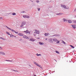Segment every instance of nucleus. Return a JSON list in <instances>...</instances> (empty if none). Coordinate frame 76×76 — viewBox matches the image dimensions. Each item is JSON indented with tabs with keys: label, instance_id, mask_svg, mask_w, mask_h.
Returning a JSON list of instances; mask_svg holds the SVG:
<instances>
[{
	"label": "nucleus",
	"instance_id": "obj_1",
	"mask_svg": "<svg viewBox=\"0 0 76 76\" xmlns=\"http://www.w3.org/2000/svg\"><path fill=\"white\" fill-rule=\"evenodd\" d=\"M26 24L25 22H23L22 23V24L21 25L20 27H22L23 26Z\"/></svg>",
	"mask_w": 76,
	"mask_h": 76
},
{
	"label": "nucleus",
	"instance_id": "obj_2",
	"mask_svg": "<svg viewBox=\"0 0 76 76\" xmlns=\"http://www.w3.org/2000/svg\"><path fill=\"white\" fill-rule=\"evenodd\" d=\"M34 64H35L36 66H38V67H39L41 68V65H39V64H37L36 62H34Z\"/></svg>",
	"mask_w": 76,
	"mask_h": 76
},
{
	"label": "nucleus",
	"instance_id": "obj_3",
	"mask_svg": "<svg viewBox=\"0 0 76 76\" xmlns=\"http://www.w3.org/2000/svg\"><path fill=\"white\" fill-rule=\"evenodd\" d=\"M23 17L24 18H29L28 15H23Z\"/></svg>",
	"mask_w": 76,
	"mask_h": 76
},
{
	"label": "nucleus",
	"instance_id": "obj_4",
	"mask_svg": "<svg viewBox=\"0 0 76 76\" xmlns=\"http://www.w3.org/2000/svg\"><path fill=\"white\" fill-rule=\"evenodd\" d=\"M64 8V9H69V7H68V6L66 5H65Z\"/></svg>",
	"mask_w": 76,
	"mask_h": 76
},
{
	"label": "nucleus",
	"instance_id": "obj_5",
	"mask_svg": "<svg viewBox=\"0 0 76 76\" xmlns=\"http://www.w3.org/2000/svg\"><path fill=\"white\" fill-rule=\"evenodd\" d=\"M37 34H39V31L38 30H35Z\"/></svg>",
	"mask_w": 76,
	"mask_h": 76
},
{
	"label": "nucleus",
	"instance_id": "obj_6",
	"mask_svg": "<svg viewBox=\"0 0 76 76\" xmlns=\"http://www.w3.org/2000/svg\"><path fill=\"white\" fill-rule=\"evenodd\" d=\"M68 22L69 23H72V21L70 20H68Z\"/></svg>",
	"mask_w": 76,
	"mask_h": 76
},
{
	"label": "nucleus",
	"instance_id": "obj_7",
	"mask_svg": "<svg viewBox=\"0 0 76 76\" xmlns=\"http://www.w3.org/2000/svg\"><path fill=\"white\" fill-rule=\"evenodd\" d=\"M24 38H25L26 39H29V37L26 36V35H25L23 36Z\"/></svg>",
	"mask_w": 76,
	"mask_h": 76
},
{
	"label": "nucleus",
	"instance_id": "obj_8",
	"mask_svg": "<svg viewBox=\"0 0 76 76\" xmlns=\"http://www.w3.org/2000/svg\"><path fill=\"white\" fill-rule=\"evenodd\" d=\"M37 33L36 32V31H35V32H34L33 33V35H34V36H35V37L36 36V35H37Z\"/></svg>",
	"mask_w": 76,
	"mask_h": 76
},
{
	"label": "nucleus",
	"instance_id": "obj_9",
	"mask_svg": "<svg viewBox=\"0 0 76 76\" xmlns=\"http://www.w3.org/2000/svg\"><path fill=\"white\" fill-rule=\"evenodd\" d=\"M18 35H19V36H23V34L21 33H19L18 34Z\"/></svg>",
	"mask_w": 76,
	"mask_h": 76
},
{
	"label": "nucleus",
	"instance_id": "obj_10",
	"mask_svg": "<svg viewBox=\"0 0 76 76\" xmlns=\"http://www.w3.org/2000/svg\"><path fill=\"white\" fill-rule=\"evenodd\" d=\"M53 41H55V42H57V41H58V40L56 39L53 38Z\"/></svg>",
	"mask_w": 76,
	"mask_h": 76
},
{
	"label": "nucleus",
	"instance_id": "obj_11",
	"mask_svg": "<svg viewBox=\"0 0 76 76\" xmlns=\"http://www.w3.org/2000/svg\"><path fill=\"white\" fill-rule=\"evenodd\" d=\"M72 26L74 29H75L76 28V25H72Z\"/></svg>",
	"mask_w": 76,
	"mask_h": 76
},
{
	"label": "nucleus",
	"instance_id": "obj_12",
	"mask_svg": "<svg viewBox=\"0 0 76 76\" xmlns=\"http://www.w3.org/2000/svg\"><path fill=\"white\" fill-rule=\"evenodd\" d=\"M24 32H25L26 34H28L29 33V31H28V30H27L26 31H24Z\"/></svg>",
	"mask_w": 76,
	"mask_h": 76
},
{
	"label": "nucleus",
	"instance_id": "obj_13",
	"mask_svg": "<svg viewBox=\"0 0 76 76\" xmlns=\"http://www.w3.org/2000/svg\"><path fill=\"white\" fill-rule=\"evenodd\" d=\"M63 20L64 22H67V20H66V19H65V18H64L63 19Z\"/></svg>",
	"mask_w": 76,
	"mask_h": 76
},
{
	"label": "nucleus",
	"instance_id": "obj_14",
	"mask_svg": "<svg viewBox=\"0 0 76 76\" xmlns=\"http://www.w3.org/2000/svg\"><path fill=\"white\" fill-rule=\"evenodd\" d=\"M63 14L61 13H57L56 14V15H62Z\"/></svg>",
	"mask_w": 76,
	"mask_h": 76
},
{
	"label": "nucleus",
	"instance_id": "obj_15",
	"mask_svg": "<svg viewBox=\"0 0 76 76\" xmlns=\"http://www.w3.org/2000/svg\"><path fill=\"white\" fill-rule=\"evenodd\" d=\"M49 34V33H45V36H48V35Z\"/></svg>",
	"mask_w": 76,
	"mask_h": 76
},
{
	"label": "nucleus",
	"instance_id": "obj_16",
	"mask_svg": "<svg viewBox=\"0 0 76 76\" xmlns=\"http://www.w3.org/2000/svg\"><path fill=\"white\" fill-rule=\"evenodd\" d=\"M29 40V41H35V40H34V39L33 38H32Z\"/></svg>",
	"mask_w": 76,
	"mask_h": 76
},
{
	"label": "nucleus",
	"instance_id": "obj_17",
	"mask_svg": "<svg viewBox=\"0 0 76 76\" xmlns=\"http://www.w3.org/2000/svg\"><path fill=\"white\" fill-rule=\"evenodd\" d=\"M39 44L40 45H44V43L41 42H39Z\"/></svg>",
	"mask_w": 76,
	"mask_h": 76
},
{
	"label": "nucleus",
	"instance_id": "obj_18",
	"mask_svg": "<svg viewBox=\"0 0 76 76\" xmlns=\"http://www.w3.org/2000/svg\"><path fill=\"white\" fill-rule=\"evenodd\" d=\"M1 54H2V55H6V54H5V53H4L3 52H2Z\"/></svg>",
	"mask_w": 76,
	"mask_h": 76
},
{
	"label": "nucleus",
	"instance_id": "obj_19",
	"mask_svg": "<svg viewBox=\"0 0 76 76\" xmlns=\"http://www.w3.org/2000/svg\"><path fill=\"white\" fill-rule=\"evenodd\" d=\"M62 42L64 44H66V42L64 41L63 40H62Z\"/></svg>",
	"mask_w": 76,
	"mask_h": 76
},
{
	"label": "nucleus",
	"instance_id": "obj_20",
	"mask_svg": "<svg viewBox=\"0 0 76 76\" xmlns=\"http://www.w3.org/2000/svg\"><path fill=\"white\" fill-rule=\"evenodd\" d=\"M61 7H63L64 8V6H65V5H64V4H61Z\"/></svg>",
	"mask_w": 76,
	"mask_h": 76
},
{
	"label": "nucleus",
	"instance_id": "obj_21",
	"mask_svg": "<svg viewBox=\"0 0 76 76\" xmlns=\"http://www.w3.org/2000/svg\"><path fill=\"white\" fill-rule=\"evenodd\" d=\"M69 46H70V47H72V48H75V47L72 45H69Z\"/></svg>",
	"mask_w": 76,
	"mask_h": 76
},
{
	"label": "nucleus",
	"instance_id": "obj_22",
	"mask_svg": "<svg viewBox=\"0 0 76 76\" xmlns=\"http://www.w3.org/2000/svg\"><path fill=\"white\" fill-rule=\"evenodd\" d=\"M7 28V29H9V30H11V29L10 28H9V27H7V26H5Z\"/></svg>",
	"mask_w": 76,
	"mask_h": 76
},
{
	"label": "nucleus",
	"instance_id": "obj_23",
	"mask_svg": "<svg viewBox=\"0 0 76 76\" xmlns=\"http://www.w3.org/2000/svg\"><path fill=\"white\" fill-rule=\"evenodd\" d=\"M6 34H8V35H10V33L9 32L7 31L6 32Z\"/></svg>",
	"mask_w": 76,
	"mask_h": 76
},
{
	"label": "nucleus",
	"instance_id": "obj_24",
	"mask_svg": "<svg viewBox=\"0 0 76 76\" xmlns=\"http://www.w3.org/2000/svg\"><path fill=\"white\" fill-rule=\"evenodd\" d=\"M36 55L37 56H41V54H38V53Z\"/></svg>",
	"mask_w": 76,
	"mask_h": 76
},
{
	"label": "nucleus",
	"instance_id": "obj_25",
	"mask_svg": "<svg viewBox=\"0 0 76 76\" xmlns=\"http://www.w3.org/2000/svg\"><path fill=\"white\" fill-rule=\"evenodd\" d=\"M5 61H11V62H12V61H10L9 60H5Z\"/></svg>",
	"mask_w": 76,
	"mask_h": 76
},
{
	"label": "nucleus",
	"instance_id": "obj_26",
	"mask_svg": "<svg viewBox=\"0 0 76 76\" xmlns=\"http://www.w3.org/2000/svg\"><path fill=\"white\" fill-rule=\"evenodd\" d=\"M12 15H16V13H12Z\"/></svg>",
	"mask_w": 76,
	"mask_h": 76
},
{
	"label": "nucleus",
	"instance_id": "obj_27",
	"mask_svg": "<svg viewBox=\"0 0 76 76\" xmlns=\"http://www.w3.org/2000/svg\"><path fill=\"white\" fill-rule=\"evenodd\" d=\"M57 44H59L60 43V41L58 40V42H56Z\"/></svg>",
	"mask_w": 76,
	"mask_h": 76
},
{
	"label": "nucleus",
	"instance_id": "obj_28",
	"mask_svg": "<svg viewBox=\"0 0 76 76\" xmlns=\"http://www.w3.org/2000/svg\"><path fill=\"white\" fill-rule=\"evenodd\" d=\"M11 30H12V32H15V31L13 30L12 29Z\"/></svg>",
	"mask_w": 76,
	"mask_h": 76
},
{
	"label": "nucleus",
	"instance_id": "obj_29",
	"mask_svg": "<svg viewBox=\"0 0 76 76\" xmlns=\"http://www.w3.org/2000/svg\"><path fill=\"white\" fill-rule=\"evenodd\" d=\"M56 53H57V54H59V52L58 51H56Z\"/></svg>",
	"mask_w": 76,
	"mask_h": 76
},
{
	"label": "nucleus",
	"instance_id": "obj_30",
	"mask_svg": "<svg viewBox=\"0 0 76 76\" xmlns=\"http://www.w3.org/2000/svg\"><path fill=\"white\" fill-rule=\"evenodd\" d=\"M15 34H18V32H16V31H15Z\"/></svg>",
	"mask_w": 76,
	"mask_h": 76
},
{
	"label": "nucleus",
	"instance_id": "obj_31",
	"mask_svg": "<svg viewBox=\"0 0 76 76\" xmlns=\"http://www.w3.org/2000/svg\"><path fill=\"white\" fill-rule=\"evenodd\" d=\"M36 2H37V3H39V1H38V0H37L36 1Z\"/></svg>",
	"mask_w": 76,
	"mask_h": 76
},
{
	"label": "nucleus",
	"instance_id": "obj_32",
	"mask_svg": "<svg viewBox=\"0 0 76 76\" xmlns=\"http://www.w3.org/2000/svg\"><path fill=\"white\" fill-rule=\"evenodd\" d=\"M2 19H3V18H2V17H0V20H1Z\"/></svg>",
	"mask_w": 76,
	"mask_h": 76
},
{
	"label": "nucleus",
	"instance_id": "obj_33",
	"mask_svg": "<svg viewBox=\"0 0 76 76\" xmlns=\"http://www.w3.org/2000/svg\"><path fill=\"white\" fill-rule=\"evenodd\" d=\"M2 39H3V40H6V39H4V38H2Z\"/></svg>",
	"mask_w": 76,
	"mask_h": 76
},
{
	"label": "nucleus",
	"instance_id": "obj_34",
	"mask_svg": "<svg viewBox=\"0 0 76 76\" xmlns=\"http://www.w3.org/2000/svg\"><path fill=\"white\" fill-rule=\"evenodd\" d=\"M74 23H76V20H75V21H74Z\"/></svg>",
	"mask_w": 76,
	"mask_h": 76
},
{
	"label": "nucleus",
	"instance_id": "obj_35",
	"mask_svg": "<svg viewBox=\"0 0 76 76\" xmlns=\"http://www.w3.org/2000/svg\"><path fill=\"white\" fill-rule=\"evenodd\" d=\"M2 53V52H0V54H1Z\"/></svg>",
	"mask_w": 76,
	"mask_h": 76
},
{
	"label": "nucleus",
	"instance_id": "obj_36",
	"mask_svg": "<svg viewBox=\"0 0 76 76\" xmlns=\"http://www.w3.org/2000/svg\"><path fill=\"white\" fill-rule=\"evenodd\" d=\"M22 13H25V11H23V12H22Z\"/></svg>",
	"mask_w": 76,
	"mask_h": 76
},
{
	"label": "nucleus",
	"instance_id": "obj_37",
	"mask_svg": "<svg viewBox=\"0 0 76 76\" xmlns=\"http://www.w3.org/2000/svg\"><path fill=\"white\" fill-rule=\"evenodd\" d=\"M51 1H49V2H50V3H51Z\"/></svg>",
	"mask_w": 76,
	"mask_h": 76
},
{
	"label": "nucleus",
	"instance_id": "obj_38",
	"mask_svg": "<svg viewBox=\"0 0 76 76\" xmlns=\"http://www.w3.org/2000/svg\"><path fill=\"white\" fill-rule=\"evenodd\" d=\"M53 36H57V35H56V34L54 35H53Z\"/></svg>",
	"mask_w": 76,
	"mask_h": 76
},
{
	"label": "nucleus",
	"instance_id": "obj_39",
	"mask_svg": "<svg viewBox=\"0 0 76 76\" xmlns=\"http://www.w3.org/2000/svg\"><path fill=\"white\" fill-rule=\"evenodd\" d=\"M3 37H0V38L1 39H2V38Z\"/></svg>",
	"mask_w": 76,
	"mask_h": 76
},
{
	"label": "nucleus",
	"instance_id": "obj_40",
	"mask_svg": "<svg viewBox=\"0 0 76 76\" xmlns=\"http://www.w3.org/2000/svg\"><path fill=\"white\" fill-rule=\"evenodd\" d=\"M45 40H47V38H46Z\"/></svg>",
	"mask_w": 76,
	"mask_h": 76
},
{
	"label": "nucleus",
	"instance_id": "obj_41",
	"mask_svg": "<svg viewBox=\"0 0 76 76\" xmlns=\"http://www.w3.org/2000/svg\"><path fill=\"white\" fill-rule=\"evenodd\" d=\"M0 48L1 49H2V47H0Z\"/></svg>",
	"mask_w": 76,
	"mask_h": 76
},
{
	"label": "nucleus",
	"instance_id": "obj_42",
	"mask_svg": "<svg viewBox=\"0 0 76 76\" xmlns=\"http://www.w3.org/2000/svg\"><path fill=\"white\" fill-rule=\"evenodd\" d=\"M12 37H14V36L13 35H12Z\"/></svg>",
	"mask_w": 76,
	"mask_h": 76
},
{
	"label": "nucleus",
	"instance_id": "obj_43",
	"mask_svg": "<svg viewBox=\"0 0 76 76\" xmlns=\"http://www.w3.org/2000/svg\"><path fill=\"white\" fill-rule=\"evenodd\" d=\"M14 70V71H15V72H18V71H16V70Z\"/></svg>",
	"mask_w": 76,
	"mask_h": 76
},
{
	"label": "nucleus",
	"instance_id": "obj_44",
	"mask_svg": "<svg viewBox=\"0 0 76 76\" xmlns=\"http://www.w3.org/2000/svg\"><path fill=\"white\" fill-rule=\"evenodd\" d=\"M38 10H40V8L38 9Z\"/></svg>",
	"mask_w": 76,
	"mask_h": 76
},
{
	"label": "nucleus",
	"instance_id": "obj_45",
	"mask_svg": "<svg viewBox=\"0 0 76 76\" xmlns=\"http://www.w3.org/2000/svg\"><path fill=\"white\" fill-rule=\"evenodd\" d=\"M38 39H39V38H38Z\"/></svg>",
	"mask_w": 76,
	"mask_h": 76
},
{
	"label": "nucleus",
	"instance_id": "obj_46",
	"mask_svg": "<svg viewBox=\"0 0 76 76\" xmlns=\"http://www.w3.org/2000/svg\"><path fill=\"white\" fill-rule=\"evenodd\" d=\"M34 76H37V75H34Z\"/></svg>",
	"mask_w": 76,
	"mask_h": 76
},
{
	"label": "nucleus",
	"instance_id": "obj_47",
	"mask_svg": "<svg viewBox=\"0 0 76 76\" xmlns=\"http://www.w3.org/2000/svg\"><path fill=\"white\" fill-rule=\"evenodd\" d=\"M32 1V2H33V1Z\"/></svg>",
	"mask_w": 76,
	"mask_h": 76
},
{
	"label": "nucleus",
	"instance_id": "obj_48",
	"mask_svg": "<svg viewBox=\"0 0 76 76\" xmlns=\"http://www.w3.org/2000/svg\"><path fill=\"white\" fill-rule=\"evenodd\" d=\"M38 11H39V10Z\"/></svg>",
	"mask_w": 76,
	"mask_h": 76
},
{
	"label": "nucleus",
	"instance_id": "obj_49",
	"mask_svg": "<svg viewBox=\"0 0 76 76\" xmlns=\"http://www.w3.org/2000/svg\"><path fill=\"white\" fill-rule=\"evenodd\" d=\"M75 10H76V9H75Z\"/></svg>",
	"mask_w": 76,
	"mask_h": 76
}]
</instances>
